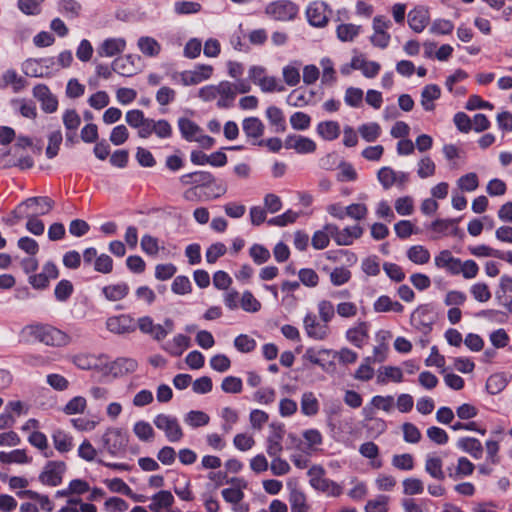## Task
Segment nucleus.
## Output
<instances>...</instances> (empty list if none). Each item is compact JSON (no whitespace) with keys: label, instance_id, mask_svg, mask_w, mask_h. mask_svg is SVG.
<instances>
[{"label":"nucleus","instance_id":"obj_55","mask_svg":"<svg viewBox=\"0 0 512 512\" xmlns=\"http://www.w3.org/2000/svg\"><path fill=\"white\" fill-rule=\"evenodd\" d=\"M389 497L386 495H378L376 498L369 500L365 505V512H387Z\"/></svg>","mask_w":512,"mask_h":512},{"label":"nucleus","instance_id":"obj_32","mask_svg":"<svg viewBox=\"0 0 512 512\" xmlns=\"http://www.w3.org/2000/svg\"><path fill=\"white\" fill-rule=\"evenodd\" d=\"M301 412L305 416H314L319 411V402L315 394L311 391L304 392L301 396Z\"/></svg>","mask_w":512,"mask_h":512},{"label":"nucleus","instance_id":"obj_10","mask_svg":"<svg viewBox=\"0 0 512 512\" xmlns=\"http://www.w3.org/2000/svg\"><path fill=\"white\" fill-rule=\"evenodd\" d=\"M64 471L65 464L63 462L51 461L46 464L39 479L45 485L57 486L62 481Z\"/></svg>","mask_w":512,"mask_h":512},{"label":"nucleus","instance_id":"obj_49","mask_svg":"<svg viewBox=\"0 0 512 512\" xmlns=\"http://www.w3.org/2000/svg\"><path fill=\"white\" fill-rule=\"evenodd\" d=\"M0 461L5 464L29 462L25 450L16 449L11 452H0Z\"/></svg>","mask_w":512,"mask_h":512},{"label":"nucleus","instance_id":"obj_29","mask_svg":"<svg viewBox=\"0 0 512 512\" xmlns=\"http://www.w3.org/2000/svg\"><path fill=\"white\" fill-rule=\"evenodd\" d=\"M178 127L182 134V136L187 141H196V139L199 137V135L202 132V129L193 121L187 119V118H180L178 120Z\"/></svg>","mask_w":512,"mask_h":512},{"label":"nucleus","instance_id":"obj_4","mask_svg":"<svg viewBox=\"0 0 512 512\" xmlns=\"http://www.w3.org/2000/svg\"><path fill=\"white\" fill-rule=\"evenodd\" d=\"M303 326L307 336L316 341H324L331 335L329 323L318 319L313 313H307L305 315Z\"/></svg>","mask_w":512,"mask_h":512},{"label":"nucleus","instance_id":"obj_57","mask_svg":"<svg viewBox=\"0 0 512 512\" xmlns=\"http://www.w3.org/2000/svg\"><path fill=\"white\" fill-rule=\"evenodd\" d=\"M241 308L250 313H255L260 310V302L253 296L250 291H245L240 298Z\"/></svg>","mask_w":512,"mask_h":512},{"label":"nucleus","instance_id":"obj_15","mask_svg":"<svg viewBox=\"0 0 512 512\" xmlns=\"http://www.w3.org/2000/svg\"><path fill=\"white\" fill-rule=\"evenodd\" d=\"M153 133L161 139L170 138L172 135V127L167 120L161 119L156 121L150 118L149 123L146 125V129L142 133V138L146 139Z\"/></svg>","mask_w":512,"mask_h":512},{"label":"nucleus","instance_id":"obj_46","mask_svg":"<svg viewBox=\"0 0 512 512\" xmlns=\"http://www.w3.org/2000/svg\"><path fill=\"white\" fill-rule=\"evenodd\" d=\"M314 489L331 497H337L342 493V487L339 484L325 477L318 481Z\"/></svg>","mask_w":512,"mask_h":512},{"label":"nucleus","instance_id":"obj_58","mask_svg":"<svg viewBox=\"0 0 512 512\" xmlns=\"http://www.w3.org/2000/svg\"><path fill=\"white\" fill-rule=\"evenodd\" d=\"M392 465L396 469L409 471L414 468V458L409 453L396 454L392 457Z\"/></svg>","mask_w":512,"mask_h":512},{"label":"nucleus","instance_id":"obj_5","mask_svg":"<svg viewBox=\"0 0 512 512\" xmlns=\"http://www.w3.org/2000/svg\"><path fill=\"white\" fill-rule=\"evenodd\" d=\"M266 14L277 21H289L296 17L298 7L289 0H279L267 5Z\"/></svg>","mask_w":512,"mask_h":512},{"label":"nucleus","instance_id":"obj_42","mask_svg":"<svg viewBox=\"0 0 512 512\" xmlns=\"http://www.w3.org/2000/svg\"><path fill=\"white\" fill-rule=\"evenodd\" d=\"M87 408V400L83 396H75L71 398L62 411L66 415L82 414Z\"/></svg>","mask_w":512,"mask_h":512},{"label":"nucleus","instance_id":"obj_11","mask_svg":"<svg viewBox=\"0 0 512 512\" xmlns=\"http://www.w3.org/2000/svg\"><path fill=\"white\" fill-rule=\"evenodd\" d=\"M140 57L125 55L114 60L112 69L122 76H132L140 70Z\"/></svg>","mask_w":512,"mask_h":512},{"label":"nucleus","instance_id":"obj_22","mask_svg":"<svg viewBox=\"0 0 512 512\" xmlns=\"http://www.w3.org/2000/svg\"><path fill=\"white\" fill-rule=\"evenodd\" d=\"M435 265L438 268H444L454 275H458V267L460 263L459 258H455L450 251H441L434 259Z\"/></svg>","mask_w":512,"mask_h":512},{"label":"nucleus","instance_id":"obj_3","mask_svg":"<svg viewBox=\"0 0 512 512\" xmlns=\"http://www.w3.org/2000/svg\"><path fill=\"white\" fill-rule=\"evenodd\" d=\"M153 424L157 429L164 432L169 442H179L184 436L178 419L172 415L165 413L157 414L153 419Z\"/></svg>","mask_w":512,"mask_h":512},{"label":"nucleus","instance_id":"obj_14","mask_svg":"<svg viewBox=\"0 0 512 512\" xmlns=\"http://www.w3.org/2000/svg\"><path fill=\"white\" fill-rule=\"evenodd\" d=\"M229 482L233 486L223 489L221 495L227 503L238 505L244 498L243 490L247 487V483L240 478H232Z\"/></svg>","mask_w":512,"mask_h":512},{"label":"nucleus","instance_id":"obj_37","mask_svg":"<svg viewBox=\"0 0 512 512\" xmlns=\"http://www.w3.org/2000/svg\"><path fill=\"white\" fill-rule=\"evenodd\" d=\"M289 502L292 512H308V505L306 503L305 493L294 487L289 494Z\"/></svg>","mask_w":512,"mask_h":512},{"label":"nucleus","instance_id":"obj_19","mask_svg":"<svg viewBox=\"0 0 512 512\" xmlns=\"http://www.w3.org/2000/svg\"><path fill=\"white\" fill-rule=\"evenodd\" d=\"M125 47L126 41L123 38H109L98 47L97 53L100 56L112 57L124 51Z\"/></svg>","mask_w":512,"mask_h":512},{"label":"nucleus","instance_id":"obj_40","mask_svg":"<svg viewBox=\"0 0 512 512\" xmlns=\"http://www.w3.org/2000/svg\"><path fill=\"white\" fill-rule=\"evenodd\" d=\"M2 81L4 86H11L14 92L21 91L26 85V80L14 69L6 70L2 75Z\"/></svg>","mask_w":512,"mask_h":512},{"label":"nucleus","instance_id":"obj_35","mask_svg":"<svg viewBox=\"0 0 512 512\" xmlns=\"http://www.w3.org/2000/svg\"><path fill=\"white\" fill-rule=\"evenodd\" d=\"M219 100L217 102V106L220 108L230 107L234 98H235V90L233 88V84L223 81L219 83Z\"/></svg>","mask_w":512,"mask_h":512},{"label":"nucleus","instance_id":"obj_45","mask_svg":"<svg viewBox=\"0 0 512 512\" xmlns=\"http://www.w3.org/2000/svg\"><path fill=\"white\" fill-rule=\"evenodd\" d=\"M431 228L434 232L441 234H456L458 232L455 219H438L432 223Z\"/></svg>","mask_w":512,"mask_h":512},{"label":"nucleus","instance_id":"obj_30","mask_svg":"<svg viewBox=\"0 0 512 512\" xmlns=\"http://www.w3.org/2000/svg\"><path fill=\"white\" fill-rule=\"evenodd\" d=\"M152 502L149 509L153 512H159L163 508H169L174 502V497L170 491L161 490L151 498Z\"/></svg>","mask_w":512,"mask_h":512},{"label":"nucleus","instance_id":"obj_53","mask_svg":"<svg viewBox=\"0 0 512 512\" xmlns=\"http://www.w3.org/2000/svg\"><path fill=\"white\" fill-rule=\"evenodd\" d=\"M319 319L329 323L335 316V306L329 300H320L317 303Z\"/></svg>","mask_w":512,"mask_h":512},{"label":"nucleus","instance_id":"obj_61","mask_svg":"<svg viewBox=\"0 0 512 512\" xmlns=\"http://www.w3.org/2000/svg\"><path fill=\"white\" fill-rule=\"evenodd\" d=\"M344 101L350 107H359L363 101V91L356 87L347 88L344 95Z\"/></svg>","mask_w":512,"mask_h":512},{"label":"nucleus","instance_id":"obj_36","mask_svg":"<svg viewBox=\"0 0 512 512\" xmlns=\"http://www.w3.org/2000/svg\"><path fill=\"white\" fill-rule=\"evenodd\" d=\"M458 446L475 459H480L482 457L483 447L481 442L476 438H462L458 441Z\"/></svg>","mask_w":512,"mask_h":512},{"label":"nucleus","instance_id":"obj_56","mask_svg":"<svg viewBox=\"0 0 512 512\" xmlns=\"http://www.w3.org/2000/svg\"><path fill=\"white\" fill-rule=\"evenodd\" d=\"M417 174L421 179L431 177L435 174L436 165L430 157H423L419 160Z\"/></svg>","mask_w":512,"mask_h":512},{"label":"nucleus","instance_id":"obj_62","mask_svg":"<svg viewBox=\"0 0 512 512\" xmlns=\"http://www.w3.org/2000/svg\"><path fill=\"white\" fill-rule=\"evenodd\" d=\"M377 178L384 189H389L395 185L396 171L390 167H382L377 173Z\"/></svg>","mask_w":512,"mask_h":512},{"label":"nucleus","instance_id":"obj_31","mask_svg":"<svg viewBox=\"0 0 512 512\" xmlns=\"http://www.w3.org/2000/svg\"><path fill=\"white\" fill-rule=\"evenodd\" d=\"M510 377L505 373H495L486 382V389L491 395H496L505 389Z\"/></svg>","mask_w":512,"mask_h":512},{"label":"nucleus","instance_id":"obj_34","mask_svg":"<svg viewBox=\"0 0 512 512\" xmlns=\"http://www.w3.org/2000/svg\"><path fill=\"white\" fill-rule=\"evenodd\" d=\"M190 338L183 334L176 335L171 342H168L164 349L173 356H180L189 347Z\"/></svg>","mask_w":512,"mask_h":512},{"label":"nucleus","instance_id":"obj_2","mask_svg":"<svg viewBox=\"0 0 512 512\" xmlns=\"http://www.w3.org/2000/svg\"><path fill=\"white\" fill-rule=\"evenodd\" d=\"M128 445V436L120 428H108L101 437V451L112 457H123Z\"/></svg>","mask_w":512,"mask_h":512},{"label":"nucleus","instance_id":"obj_33","mask_svg":"<svg viewBox=\"0 0 512 512\" xmlns=\"http://www.w3.org/2000/svg\"><path fill=\"white\" fill-rule=\"evenodd\" d=\"M244 133L249 138H259L264 133V125L260 119L256 117L245 118L242 122Z\"/></svg>","mask_w":512,"mask_h":512},{"label":"nucleus","instance_id":"obj_13","mask_svg":"<svg viewBox=\"0 0 512 512\" xmlns=\"http://www.w3.org/2000/svg\"><path fill=\"white\" fill-rule=\"evenodd\" d=\"M213 68L210 65H199L194 70L184 71L180 74L181 82L185 86L197 85L211 77Z\"/></svg>","mask_w":512,"mask_h":512},{"label":"nucleus","instance_id":"obj_24","mask_svg":"<svg viewBox=\"0 0 512 512\" xmlns=\"http://www.w3.org/2000/svg\"><path fill=\"white\" fill-rule=\"evenodd\" d=\"M408 23L412 30L422 32L429 23L428 12L425 9L417 8L409 12Z\"/></svg>","mask_w":512,"mask_h":512},{"label":"nucleus","instance_id":"obj_21","mask_svg":"<svg viewBox=\"0 0 512 512\" xmlns=\"http://www.w3.org/2000/svg\"><path fill=\"white\" fill-rule=\"evenodd\" d=\"M424 469L427 474L436 480L442 481L446 477L443 470V460L437 455L432 454L426 457Z\"/></svg>","mask_w":512,"mask_h":512},{"label":"nucleus","instance_id":"obj_12","mask_svg":"<svg viewBox=\"0 0 512 512\" xmlns=\"http://www.w3.org/2000/svg\"><path fill=\"white\" fill-rule=\"evenodd\" d=\"M351 68L362 72L363 76L369 79L375 78L381 69L380 63L368 60L364 55H355L351 59Z\"/></svg>","mask_w":512,"mask_h":512},{"label":"nucleus","instance_id":"obj_9","mask_svg":"<svg viewBox=\"0 0 512 512\" xmlns=\"http://www.w3.org/2000/svg\"><path fill=\"white\" fill-rule=\"evenodd\" d=\"M270 429L271 432L266 440V452L270 457L280 456L283 450L284 427L280 424H271Z\"/></svg>","mask_w":512,"mask_h":512},{"label":"nucleus","instance_id":"obj_8","mask_svg":"<svg viewBox=\"0 0 512 512\" xmlns=\"http://www.w3.org/2000/svg\"><path fill=\"white\" fill-rule=\"evenodd\" d=\"M308 22L315 27H324L328 23V7L324 2L314 1L306 9Z\"/></svg>","mask_w":512,"mask_h":512},{"label":"nucleus","instance_id":"obj_54","mask_svg":"<svg viewBox=\"0 0 512 512\" xmlns=\"http://www.w3.org/2000/svg\"><path fill=\"white\" fill-rule=\"evenodd\" d=\"M337 180L339 182L355 181L357 179V172L351 163L342 161L338 165Z\"/></svg>","mask_w":512,"mask_h":512},{"label":"nucleus","instance_id":"obj_44","mask_svg":"<svg viewBox=\"0 0 512 512\" xmlns=\"http://www.w3.org/2000/svg\"><path fill=\"white\" fill-rule=\"evenodd\" d=\"M407 257L413 263L423 265L429 261L430 253L424 246L414 245L407 250Z\"/></svg>","mask_w":512,"mask_h":512},{"label":"nucleus","instance_id":"obj_63","mask_svg":"<svg viewBox=\"0 0 512 512\" xmlns=\"http://www.w3.org/2000/svg\"><path fill=\"white\" fill-rule=\"evenodd\" d=\"M234 346L242 353H249L255 349L256 341L246 334H241L235 338Z\"/></svg>","mask_w":512,"mask_h":512},{"label":"nucleus","instance_id":"obj_1","mask_svg":"<svg viewBox=\"0 0 512 512\" xmlns=\"http://www.w3.org/2000/svg\"><path fill=\"white\" fill-rule=\"evenodd\" d=\"M22 333L49 346H65L70 341L66 333L50 325H27Z\"/></svg>","mask_w":512,"mask_h":512},{"label":"nucleus","instance_id":"obj_41","mask_svg":"<svg viewBox=\"0 0 512 512\" xmlns=\"http://www.w3.org/2000/svg\"><path fill=\"white\" fill-rule=\"evenodd\" d=\"M210 421V417L207 413L200 410L189 411L184 416V422L186 425L192 428H198L206 426Z\"/></svg>","mask_w":512,"mask_h":512},{"label":"nucleus","instance_id":"obj_59","mask_svg":"<svg viewBox=\"0 0 512 512\" xmlns=\"http://www.w3.org/2000/svg\"><path fill=\"white\" fill-rule=\"evenodd\" d=\"M457 184L462 191L472 192L478 188L479 180L476 173L471 172L461 176Z\"/></svg>","mask_w":512,"mask_h":512},{"label":"nucleus","instance_id":"obj_60","mask_svg":"<svg viewBox=\"0 0 512 512\" xmlns=\"http://www.w3.org/2000/svg\"><path fill=\"white\" fill-rule=\"evenodd\" d=\"M140 245L141 249L150 256H156L160 250L158 239L149 234L142 236Z\"/></svg>","mask_w":512,"mask_h":512},{"label":"nucleus","instance_id":"obj_64","mask_svg":"<svg viewBox=\"0 0 512 512\" xmlns=\"http://www.w3.org/2000/svg\"><path fill=\"white\" fill-rule=\"evenodd\" d=\"M401 505L405 512H429L427 501L425 500L417 502L413 498H405L402 500Z\"/></svg>","mask_w":512,"mask_h":512},{"label":"nucleus","instance_id":"obj_26","mask_svg":"<svg viewBox=\"0 0 512 512\" xmlns=\"http://www.w3.org/2000/svg\"><path fill=\"white\" fill-rule=\"evenodd\" d=\"M373 309L375 312L384 313V312H395L402 313L404 311L403 305L398 301H393L389 296L382 295L380 296L373 304Z\"/></svg>","mask_w":512,"mask_h":512},{"label":"nucleus","instance_id":"obj_50","mask_svg":"<svg viewBox=\"0 0 512 512\" xmlns=\"http://www.w3.org/2000/svg\"><path fill=\"white\" fill-rule=\"evenodd\" d=\"M358 131L365 141L374 142L379 138L381 128L377 123H368L361 125Z\"/></svg>","mask_w":512,"mask_h":512},{"label":"nucleus","instance_id":"obj_39","mask_svg":"<svg viewBox=\"0 0 512 512\" xmlns=\"http://www.w3.org/2000/svg\"><path fill=\"white\" fill-rule=\"evenodd\" d=\"M317 133L325 140L331 141L340 135V126L335 121H324L318 124Z\"/></svg>","mask_w":512,"mask_h":512},{"label":"nucleus","instance_id":"obj_27","mask_svg":"<svg viewBox=\"0 0 512 512\" xmlns=\"http://www.w3.org/2000/svg\"><path fill=\"white\" fill-rule=\"evenodd\" d=\"M402 380V370L396 366H384L379 370L377 375V383L382 385L387 384L389 381L400 383Z\"/></svg>","mask_w":512,"mask_h":512},{"label":"nucleus","instance_id":"obj_48","mask_svg":"<svg viewBox=\"0 0 512 512\" xmlns=\"http://www.w3.org/2000/svg\"><path fill=\"white\" fill-rule=\"evenodd\" d=\"M63 124L67 130V137H70V132H75L81 123V118L76 110H66L62 117Z\"/></svg>","mask_w":512,"mask_h":512},{"label":"nucleus","instance_id":"obj_43","mask_svg":"<svg viewBox=\"0 0 512 512\" xmlns=\"http://www.w3.org/2000/svg\"><path fill=\"white\" fill-rule=\"evenodd\" d=\"M403 494L406 496L420 495L424 491V483L416 477H407L402 481Z\"/></svg>","mask_w":512,"mask_h":512},{"label":"nucleus","instance_id":"obj_38","mask_svg":"<svg viewBox=\"0 0 512 512\" xmlns=\"http://www.w3.org/2000/svg\"><path fill=\"white\" fill-rule=\"evenodd\" d=\"M133 433L142 442H152L155 438V432L150 423L139 420L133 425Z\"/></svg>","mask_w":512,"mask_h":512},{"label":"nucleus","instance_id":"obj_17","mask_svg":"<svg viewBox=\"0 0 512 512\" xmlns=\"http://www.w3.org/2000/svg\"><path fill=\"white\" fill-rule=\"evenodd\" d=\"M441 96V89L436 84L426 85L421 91L420 104L427 112L434 111L435 101Z\"/></svg>","mask_w":512,"mask_h":512},{"label":"nucleus","instance_id":"obj_6","mask_svg":"<svg viewBox=\"0 0 512 512\" xmlns=\"http://www.w3.org/2000/svg\"><path fill=\"white\" fill-rule=\"evenodd\" d=\"M106 328L111 333L122 335L134 332L136 323L130 315L121 314L109 317L106 320Z\"/></svg>","mask_w":512,"mask_h":512},{"label":"nucleus","instance_id":"obj_23","mask_svg":"<svg viewBox=\"0 0 512 512\" xmlns=\"http://www.w3.org/2000/svg\"><path fill=\"white\" fill-rule=\"evenodd\" d=\"M102 293L108 301H120L128 295L129 286L124 282L110 284L102 288Z\"/></svg>","mask_w":512,"mask_h":512},{"label":"nucleus","instance_id":"obj_28","mask_svg":"<svg viewBox=\"0 0 512 512\" xmlns=\"http://www.w3.org/2000/svg\"><path fill=\"white\" fill-rule=\"evenodd\" d=\"M137 47L141 53L147 57H156L161 52L159 42L149 36H142L137 41Z\"/></svg>","mask_w":512,"mask_h":512},{"label":"nucleus","instance_id":"obj_51","mask_svg":"<svg viewBox=\"0 0 512 512\" xmlns=\"http://www.w3.org/2000/svg\"><path fill=\"white\" fill-rule=\"evenodd\" d=\"M55 448L60 452H68L72 448V438L64 431L57 430L53 433Z\"/></svg>","mask_w":512,"mask_h":512},{"label":"nucleus","instance_id":"obj_18","mask_svg":"<svg viewBox=\"0 0 512 512\" xmlns=\"http://www.w3.org/2000/svg\"><path fill=\"white\" fill-rule=\"evenodd\" d=\"M285 147L295 149L298 153H312L316 150L313 140L303 136H289L285 140Z\"/></svg>","mask_w":512,"mask_h":512},{"label":"nucleus","instance_id":"obj_47","mask_svg":"<svg viewBox=\"0 0 512 512\" xmlns=\"http://www.w3.org/2000/svg\"><path fill=\"white\" fill-rule=\"evenodd\" d=\"M337 37L342 42L353 41L354 38L360 32V26L348 23V24H340L337 27Z\"/></svg>","mask_w":512,"mask_h":512},{"label":"nucleus","instance_id":"obj_7","mask_svg":"<svg viewBox=\"0 0 512 512\" xmlns=\"http://www.w3.org/2000/svg\"><path fill=\"white\" fill-rule=\"evenodd\" d=\"M24 211H29L31 215L40 216L48 214L55 205V202L49 197H31L23 202Z\"/></svg>","mask_w":512,"mask_h":512},{"label":"nucleus","instance_id":"obj_20","mask_svg":"<svg viewBox=\"0 0 512 512\" xmlns=\"http://www.w3.org/2000/svg\"><path fill=\"white\" fill-rule=\"evenodd\" d=\"M137 327L142 333L150 335L154 340H163L162 325L155 324L151 317H140L137 321Z\"/></svg>","mask_w":512,"mask_h":512},{"label":"nucleus","instance_id":"obj_52","mask_svg":"<svg viewBox=\"0 0 512 512\" xmlns=\"http://www.w3.org/2000/svg\"><path fill=\"white\" fill-rule=\"evenodd\" d=\"M266 116L270 121L271 125L276 127V131L285 130V121L282 111L275 106H270L266 110Z\"/></svg>","mask_w":512,"mask_h":512},{"label":"nucleus","instance_id":"obj_25","mask_svg":"<svg viewBox=\"0 0 512 512\" xmlns=\"http://www.w3.org/2000/svg\"><path fill=\"white\" fill-rule=\"evenodd\" d=\"M149 120H150V118H146L144 116L143 111L138 110V109L130 110L125 115L126 123L129 126L136 128L138 130V136L140 138L143 137L142 133L146 129V125H147V123H149Z\"/></svg>","mask_w":512,"mask_h":512},{"label":"nucleus","instance_id":"obj_16","mask_svg":"<svg viewBox=\"0 0 512 512\" xmlns=\"http://www.w3.org/2000/svg\"><path fill=\"white\" fill-rule=\"evenodd\" d=\"M346 339L358 348H362L368 339V324L364 321L346 331Z\"/></svg>","mask_w":512,"mask_h":512}]
</instances>
